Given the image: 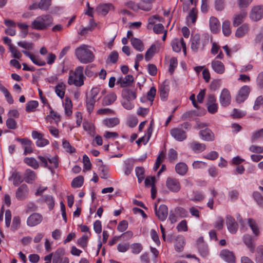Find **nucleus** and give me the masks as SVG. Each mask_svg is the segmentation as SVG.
<instances>
[{
    "label": "nucleus",
    "mask_w": 263,
    "mask_h": 263,
    "mask_svg": "<svg viewBox=\"0 0 263 263\" xmlns=\"http://www.w3.org/2000/svg\"><path fill=\"white\" fill-rule=\"evenodd\" d=\"M75 55L79 61L83 64L92 62L95 59V55L89 46L83 44L75 49Z\"/></svg>",
    "instance_id": "f257e3e1"
},
{
    "label": "nucleus",
    "mask_w": 263,
    "mask_h": 263,
    "mask_svg": "<svg viewBox=\"0 0 263 263\" xmlns=\"http://www.w3.org/2000/svg\"><path fill=\"white\" fill-rule=\"evenodd\" d=\"M53 24V18L49 14L37 16L31 23V27L35 30H44Z\"/></svg>",
    "instance_id": "f03ea898"
},
{
    "label": "nucleus",
    "mask_w": 263,
    "mask_h": 263,
    "mask_svg": "<svg viewBox=\"0 0 263 263\" xmlns=\"http://www.w3.org/2000/svg\"><path fill=\"white\" fill-rule=\"evenodd\" d=\"M191 128V124L188 122H185L172 128L170 131V134L176 141L181 142L187 138L186 130L188 131Z\"/></svg>",
    "instance_id": "7ed1b4c3"
},
{
    "label": "nucleus",
    "mask_w": 263,
    "mask_h": 263,
    "mask_svg": "<svg viewBox=\"0 0 263 263\" xmlns=\"http://www.w3.org/2000/svg\"><path fill=\"white\" fill-rule=\"evenodd\" d=\"M83 67H77L73 73L70 74L68 80L69 85H74L76 86L80 87L84 84L85 77L83 74Z\"/></svg>",
    "instance_id": "20e7f679"
},
{
    "label": "nucleus",
    "mask_w": 263,
    "mask_h": 263,
    "mask_svg": "<svg viewBox=\"0 0 263 263\" xmlns=\"http://www.w3.org/2000/svg\"><path fill=\"white\" fill-rule=\"evenodd\" d=\"M209 43V39L207 35H205L200 38L199 34H195L191 39V48L194 51H197L198 50H203Z\"/></svg>",
    "instance_id": "39448f33"
},
{
    "label": "nucleus",
    "mask_w": 263,
    "mask_h": 263,
    "mask_svg": "<svg viewBox=\"0 0 263 263\" xmlns=\"http://www.w3.org/2000/svg\"><path fill=\"white\" fill-rule=\"evenodd\" d=\"M29 189L26 184L20 185L15 193V198L19 201L25 200L28 196Z\"/></svg>",
    "instance_id": "423d86ee"
},
{
    "label": "nucleus",
    "mask_w": 263,
    "mask_h": 263,
    "mask_svg": "<svg viewBox=\"0 0 263 263\" xmlns=\"http://www.w3.org/2000/svg\"><path fill=\"white\" fill-rule=\"evenodd\" d=\"M166 186L167 188L174 193L178 192L180 189L181 185L178 179L171 177H168L166 181Z\"/></svg>",
    "instance_id": "0eeeda50"
},
{
    "label": "nucleus",
    "mask_w": 263,
    "mask_h": 263,
    "mask_svg": "<svg viewBox=\"0 0 263 263\" xmlns=\"http://www.w3.org/2000/svg\"><path fill=\"white\" fill-rule=\"evenodd\" d=\"M263 17V6H256L253 7L250 13V18L254 21H258Z\"/></svg>",
    "instance_id": "6e6552de"
},
{
    "label": "nucleus",
    "mask_w": 263,
    "mask_h": 263,
    "mask_svg": "<svg viewBox=\"0 0 263 263\" xmlns=\"http://www.w3.org/2000/svg\"><path fill=\"white\" fill-rule=\"evenodd\" d=\"M171 45L173 51L176 52H180L181 51V48L182 47L184 54H186V45L185 43L184 42L183 38L180 39V40L177 39L173 40L172 42Z\"/></svg>",
    "instance_id": "1a4fd4ad"
},
{
    "label": "nucleus",
    "mask_w": 263,
    "mask_h": 263,
    "mask_svg": "<svg viewBox=\"0 0 263 263\" xmlns=\"http://www.w3.org/2000/svg\"><path fill=\"white\" fill-rule=\"evenodd\" d=\"M250 92V88L249 86L245 85L241 87L236 98L237 102L241 103L244 102L248 98Z\"/></svg>",
    "instance_id": "9d476101"
},
{
    "label": "nucleus",
    "mask_w": 263,
    "mask_h": 263,
    "mask_svg": "<svg viewBox=\"0 0 263 263\" xmlns=\"http://www.w3.org/2000/svg\"><path fill=\"white\" fill-rule=\"evenodd\" d=\"M43 220L41 214L34 213L30 215L27 220V224L29 227H34L40 224Z\"/></svg>",
    "instance_id": "9b49d317"
},
{
    "label": "nucleus",
    "mask_w": 263,
    "mask_h": 263,
    "mask_svg": "<svg viewBox=\"0 0 263 263\" xmlns=\"http://www.w3.org/2000/svg\"><path fill=\"white\" fill-rule=\"evenodd\" d=\"M155 211L156 215L160 220L164 221L166 219L168 215V209L166 205L161 204L157 209V205L155 204Z\"/></svg>",
    "instance_id": "f8f14e48"
},
{
    "label": "nucleus",
    "mask_w": 263,
    "mask_h": 263,
    "mask_svg": "<svg viewBox=\"0 0 263 263\" xmlns=\"http://www.w3.org/2000/svg\"><path fill=\"white\" fill-rule=\"evenodd\" d=\"M32 137L34 139H37L36 145L38 147H43L49 144V141L43 138V135L39 132L33 130L32 132Z\"/></svg>",
    "instance_id": "ddd939ff"
},
{
    "label": "nucleus",
    "mask_w": 263,
    "mask_h": 263,
    "mask_svg": "<svg viewBox=\"0 0 263 263\" xmlns=\"http://www.w3.org/2000/svg\"><path fill=\"white\" fill-rule=\"evenodd\" d=\"M231 95L228 89L224 88L222 89L220 97L219 102L223 106H227L231 103Z\"/></svg>",
    "instance_id": "4468645a"
},
{
    "label": "nucleus",
    "mask_w": 263,
    "mask_h": 263,
    "mask_svg": "<svg viewBox=\"0 0 263 263\" xmlns=\"http://www.w3.org/2000/svg\"><path fill=\"white\" fill-rule=\"evenodd\" d=\"M247 15V12L245 10H242L239 13L235 14L233 16V26L237 27L245 21Z\"/></svg>",
    "instance_id": "2eb2a0df"
},
{
    "label": "nucleus",
    "mask_w": 263,
    "mask_h": 263,
    "mask_svg": "<svg viewBox=\"0 0 263 263\" xmlns=\"http://www.w3.org/2000/svg\"><path fill=\"white\" fill-rule=\"evenodd\" d=\"M97 165L98 166L100 171V175L101 178L103 179H107L108 178V167L104 165L101 159H97Z\"/></svg>",
    "instance_id": "dca6fc26"
},
{
    "label": "nucleus",
    "mask_w": 263,
    "mask_h": 263,
    "mask_svg": "<svg viewBox=\"0 0 263 263\" xmlns=\"http://www.w3.org/2000/svg\"><path fill=\"white\" fill-rule=\"evenodd\" d=\"M220 256L222 259L229 263H234L235 261L233 253L228 250H222L220 252Z\"/></svg>",
    "instance_id": "f3484780"
},
{
    "label": "nucleus",
    "mask_w": 263,
    "mask_h": 263,
    "mask_svg": "<svg viewBox=\"0 0 263 263\" xmlns=\"http://www.w3.org/2000/svg\"><path fill=\"white\" fill-rule=\"evenodd\" d=\"M226 224L229 231L232 234L235 233L238 229V224L234 218L228 216L226 219Z\"/></svg>",
    "instance_id": "a211bd4d"
},
{
    "label": "nucleus",
    "mask_w": 263,
    "mask_h": 263,
    "mask_svg": "<svg viewBox=\"0 0 263 263\" xmlns=\"http://www.w3.org/2000/svg\"><path fill=\"white\" fill-rule=\"evenodd\" d=\"M211 66L213 70L217 73L222 74L224 72L225 67L221 61L214 59L211 63Z\"/></svg>",
    "instance_id": "6ab92c4d"
},
{
    "label": "nucleus",
    "mask_w": 263,
    "mask_h": 263,
    "mask_svg": "<svg viewBox=\"0 0 263 263\" xmlns=\"http://www.w3.org/2000/svg\"><path fill=\"white\" fill-rule=\"evenodd\" d=\"M199 135L203 140L212 141L214 140V135L209 128L201 130Z\"/></svg>",
    "instance_id": "aec40b11"
},
{
    "label": "nucleus",
    "mask_w": 263,
    "mask_h": 263,
    "mask_svg": "<svg viewBox=\"0 0 263 263\" xmlns=\"http://www.w3.org/2000/svg\"><path fill=\"white\" fill-rule=\"evenodd\" d=\"M22 52L25 55L29 57L34 64L39 66H43L46 65V62L42 60L39 57H35L26 50H23Z\"/></svg>",
    "instance_id": "412c9836"
},
{
    "label": "nucleus",
    "mask_w": 263,
    "mask_h": 263,
    "mask_svg": "<svg viewBox=\"0 0 263 263\" xmlns=\"http://www.w3.org/2000/svg\"><path fill=\"white\" fill-rule=\"evenodd\" d=\"M153 130V125L152 122L150 123V126L149 128L147 129V133L146 135L140 138H139L137 141L136 143L138 145L140 144L141 143H143L144 145H145L149 139H150L152 132Z\"/></svg>",
    "instance_id": "4be33fe9"
},
{
    "label": "nucleus",
    "mask_w": 263,
    "mask_h": 263,
    "mask_svg": "<svg viewBox=\"0 0 263 263\" xmlns=\"http://www.w3.org/2000/svg\"><path fill=\"white\" fill-rule=\"evenodd\" d=\"M134 81V77L132 75L128 74L124 78H120L117 80V84L121 87H126L129 86Z\"/></svg>",
    "instance_id": "5701e85b"
},
{
    "label": "nucleus",
    "mask_w": 263,
    "mask_h": 263,
    "mask_svg": "<svg viewBox=\"0 0 263 263\" xmlns=\"http://www.w3.org/2000/svg\"><path fill=\"white\" fill-rule=\"evenodd\" d=\"M209 26L211 31L214 33H217L220 29V23L218 20L214 16L211 17L209 21Z\"/></svg>",
    "instance_id": "b1692460"
},
{
    "label": "nucleus",
    "mask_w": 263,
    "mask_h": 263,
    "mask_svg": "<svg viewBox=\"0 0 263 263\" xmlns=\"http://www.w3.org/2000/svg\"><path fill=\"white\" fill-rule=\"evenodd\" d=\"M253 241L254 239L253 237L249 234L244 235L243 237V242L252 253H253L255 250V245L253 243Z\"/></svg>",
    "instance_id": "393cba45"
},
{
    "label": "nucleus",
    "mask_w": 263,
    "mask_h": 263,
    "mask_svg": "<svg viewBox=\"0 0 263 263\" xmlns=\"http://www.w3.org/2000/svg\"><path fill=\"white\" fill-rule=\"evenodd\" d=\"M155 0H141V2L139 4V6H135V7H138L139 9L144 11H149L152 8V3Z\"/></svg>",
    "instance_id": "a878e982"
},
{
    "label": "nucleus",
    "mask_w": 263,
    "mask_h": 263,
    "mask_svg": "<svg viewBox=\"0 0 263 263\" xmlns=\"http://www.w3.org/2000/svg\"><path fill=\"white\" fill-rule=\"evenodd\" d=\"M122 96L123 99L134 100L136 98V93L134 90L125 88L122 91Z\"/></svg>",
    "instance_id": "bb28decb"
},
{
    "label": "nucleus",
    "mask_w": 263,
    "mask_h": 263,
    "mask_svg": "<svg viewBox=\"0 0 263 263\" xmlns=\"http://www.w3.org/2000/svg\"><path fill=\"white\" fill-rule=\"evenodd\" d=\"M197 10L196 8H193L190 12L188 16L186 17L187 25L190 27L194 24L197 18Z\"/></svg>",
    "instance_id": "cd10ccee"
},
{
    "label": "nucleus",
    "mask_w": 263,
    "mask_h": 263,
    "mask_svg": "<svg viewBox=\"0 0 263 263\" xmlns=\"http://www.w3.org/2000/svg\"><path fill=\"white\" fill-rule=\"evenodd\" d=\"M112 8H113V6L111 4H102L98 5L96 8V10L99 13H101L103 15H106Z\"/></svg>",
    "instance_id": "c85d7f7f"
},
{
    "label": "nucleus",
    "mask_w": 263,
    "mask_h": 263,
    "mask_svg": "<svg viewBox=\"0 0 263 263\" xmlns=\"http://www.w3.org/2000/svg\"><path fill=\"white\" fill-rule=\"evenodd\" d=\"M131 44L133 47L137 51L141 52L144 49L143 44L141 40L136 38L132 37L130 39Z\"/></svg>",
    "instance_id": "c756f323"
},
{
    "label": "nucleus",
    "mask_w": 263,
    "mask_h": 263,
    "mask_svg": "<svg viewBox=\"0 0 263 263\" xmlns=\"http://www.w3.org/2000/svg\"><path fill=\"white\" fill-rule=\"evenodd\" d=\"M10 179L13 181V184L14 186H18L23 181L21 173L16 171L12 172Z\"/></svg>",
    "instance_id": "7c9ffc66"
},
{
    "label": "nucleus",
    "mask_w": 263,
    "mask_h": 263,
    "mask_svg": "<svg viewBox=\"0 0 263 263\" xmlns=\"http://www.w3.org/2000/svg\"><path fill=\"white\" fill-rule=\"evenodd\" d=\"M190 148L195 153H199L205 149L206 146L204 144L199 143L197 142H193L190 143Z\"/></svg>",
    "instance_id": "2f4dec72"
},
{
    "label": "nucleus",
    "mask_w": 263,
    "mask_h": 263,
    "mask_svg": "<svg viewBox=\"0 0 263 263\" xmlns=\"http://www.w3.org/2000/svg\"><path fill=\"white\" fill-rule=\"evenodd\" d=\"M248 224L251 229L255 236H258L260 234L259 229L255 220L252 218L248 219Z\"/></svg>",
    "instance_id": "473e14b6"
},
{
    "label": "nucleus",
    "mask_w": 263,
    "mask_h": 263,
    "mask_svg": "<svg viewBox=\"0 0 263 263\" xmlns=\"http://www.w3.org/2000/svg\"><path fill=\"white\" fill-rule=\"evenodd\" d=\"M117 99V96L114 92H111L104 97L102 104L103 105H110Z\"/></svg>",
    "instance_id": "72a5a7b5"
},
{
    "label": "nucleus",
    "mask_w": 263,
    "mask_h": 263,
    "mask_svg": "<svg viewBox=\"0 0 263 263\" xmlns=\"http://www.w3.org/2000/svg\"><path fill=\"white\" fill-rule=\"evenodd\" d=\"M175 170L177 174L183 176L187 173V166L184 162H179L176 165Z\"/></svg>",
    "instance_id": "f704fd0d"
},
{
    "label": "nucleus",
    "mask_w": 263,
    "mask_h": 263,
    "mask_svg": "<svg viewBox=\"0 0 263 263\" xmlns=\"http://www.w3.org/2000/svg\"><path fill=\"white\" fill-rule=\"evenodd\" d=\"M169 87L168 83L165 81L159 87L160 96L161 98H165L168 95Z\"/></svg>",
    "instance_id": "c9c22d12"
},
{
    "label": "nucleus",
    "mask_w": 263,
    "mask_h": 263,
    "mask_svg": "<svg viewBox=\"0 0 263 263\" xmlns=\"http://www.w3.org/2000/svg\"><path fill=\"white\" fill-rule=\"evenodd\" d=\"M248 25L247 24H243L237 29L235 32V36L237 37H241L248 32Z\"/></svg>",
    "instance_id": "e433bc0d"
},
{
    "label": "nucleus",
    "mask_w": 263,
    "mask_h": 263,
    "mask_svg": "<svg viewBox=\"0 0 263 263\" xmlns=\"http://www.w3.org/2000/svg\"><path fill=\"white\" fill-rule=\"evenodd\" d=\"M36 175L35 173L30 170L27 169L25 173V180L28 183H32L36 179Z\"/></svg>",
    "instance_id": "4c0bfd02"
},
{
    "label": "nucleus",
    "mask_w": 263,
    "mask_h": 263,
    "mask_svg": "<svg viewBox=\"0 0 263 263\" xmlns=\"http://www.w3.org/2000/svg\"><path fill=\"white\" fill-rule=\"evenodd\" d=\"M96 102V100L93 98L90 97L87 95V93L86 95V105L88 111L89 113H91L94 108L95 104Z\"/></svg>",
    "instance_id": "58836bf2"
},
{
    "label": "nucleus",
    "mask_w": 263,
    "mask_h": 263,
    "mask_svg": "<svg viewBox=\"0 0 263 263\" xmlns=\"http://www.w3.org/2000/svg\"><path fill=\"white\" fill-rule=\"evenodd\" d=\"M24 162L34 169L38 168L39 164L37 161L33 157H26L24 160Z\"/></svg>",
    "instance_id": "ea45409f"
},
{
    "label": "nucleus",
    "mask_w": 263,
    "mask_h": 263,
    "mask_svg": "<svg viewBox=\"0 0 263 263\" xmlns=\"http://www.w3.org/2000/svg\"><path fill=\"white\" fill-rule=\"evenodd\" d=\"M65 85L63 83H59L55 87V91L61 99L63 98L65 95Z\"/></svg>",
    "instance_id": "a19ab883"
},
{
    "label": "nucleus",
    "mask_w": 263,
    "mask_h": 263,
    "mask_svg": "<svg viewBox=\"0 0 263 263\" xmlns=\"http://www.w3.org/2000/svg\"><path fill=\"white\" fill-rule=\"evenodd\" d=\"M64 254L63 249H58L53 255L52 263H62V256Z\"/></svg>",
    "instance_id": "79ce46f5"
},
{
    "label": "nucleus",
    "mask_w": 263,
    "mask_h": 263,
    "mask_svg": "<svg viewBox=\"0 0 263 263\" xmlns=\"http://www.w3.org/2000/svg\"><path fill=\"white\" fill-rule=\"evenodd\" d=\"M38 105L37 101L34 100L30 101L26 103L25 110L27 112L34 111Z\"/></svg>",
    "instance_id": "37998d69"
},
{
    "label": "nucleus",
    "mask_w": 263,
    "mask_h": 263,
    "mask_svg": "<svg viewBox=\"0 0 263 263\" xmlns=\"http://www.w3.org/2000/svg\"><path fill=\"white\" fill-rule=\"evenodd\" d=\"M184 245V239L183 237H178L175 241V247L176 251L181 252Z\"/></svg>",
    "instance_id": "c03bdc74"
},
{
    "label": "nucleus",
    "mask_w": 263,
    "mask_h": 263,
    "mask_svg": "<svg viewBox=\"0 0 263 263\" xmlns=\"http://www.w3.org/2000/svg\"><path fill=\"white\" fill-rule=\"evenodd\" d=\"M204 194L202 192L196 191L193 192V197L190 200L194 201H201L204 199Z\"/></svg>",
    "instance_id": "a18cd8bd"
},
{
    "label": "nucleus",
    "mask_w": 263,
    "mask_h": 263,
    "mask_svg": "<svg viewBox=\"0 0 263 263\" xmlns=\"http://www.w3.org/2000/svg\"><path fill=\"white\" fill-rule=\"evenodd\" d=\"M103 123L107 127L111 128L118 124L119 120L117 118H112L104 120Z\"/></svg>",
    "instance_id": "49530a36"
},
{
    "label": "nucleus",
    "mask_w": 263,
    "mask_h": 263,
    "mask_svg": "<svg viewBox=\"0 0 263 263\" xmlns=\"http://www.w3.org/2000/svg\"><path fill=\"white\" fill-rule=\"evenodd\" d=\"M84 178L82 176H79L73 179L71 182V186L74 188L80 187L83 184Z\"/></svg>",
    "instance_id": "de8ad7c7"
},
{
    "label": "nucleus",
    "mask_w": 263,
    "mask_h": 263,
    "mask_svg": "<svg viewBox=\"0 0 263 263\" xmlns=\"http://www.w3.org/2000/svg\"><path fill=\"white\" fill-rule=\"evenodd\" d=\"M42 200L47 204L50 210H52L54 206V200L51 195H44L43 196Z\"/></svg>",
    "instance_id": "09e8293b"
},
{
    "label": "nucleus",
    "mask_w": 263,
    "mask_h": 263,
    "mask_svg": "<svg viewBox=\"0 0 263 263\" xmlns=\"http://www.w3.org/2000/svg\"><path fill=\"white\" fill-rule=\"evenodd\" d=\"M253 197L258 205L263 208V197L261 194L257 191H255L253 193Z\"/></svg>",
    "instance_id": "8fccbe9b"
},
{
    "label": "nucleus",
    "mask_w": 263,
    "mask_h": 263,
    "mask_svg": "<svg viewBox=\"0 0 263 263\" xmlns=\"http://www.w3.org/2000/svg\"><path fill=\"white\" fill-rule=\"evenodd\" d=\"M222 32L225 36H229L231 33L230 28V22L229 21H225L222 25Z\"/></svg>",
    "instance_id": "3c124183"
},
{
    "label": "nucleus",
    "mask_w": 263,
    "mask_h": 263,
    "mask_svg": "<svg viewBox=\"0 0 263 263\" xmlns=\"http://www.w3.org/2000/svg\"><path fill=\"white\" fill-rule=\"evenodd\" d=\"M136 175L138 178L139 183L142 182L144 179V170L142 167H137L135 168Z\"/></svg>",
    "instance_id": "603ef678"
},
{
    "label": "nucleus",
    "mask_w": 263,
    "mask_h": 263,
    "mask_svg": "<svg viewBox=\"0 0 263 263\" xmlns=\"http://www.w3.org/2000/svg\"><path fill=\"white\" fill-rule=\"evenodd\" d=\"M51 0H41L37 5L39 8L47 11L51 5Z\"/></svg>",
    "instance_id": "864d4df0"
},
{
    "label": "nucleus",
    "mask_w": 263,
    "mask_h": 263,
    "mask_svg": "<svg viewBox=\"0 0 263 263\" xmlns=\"http://www.w3.org/2000/svg\"><path fill=\"white\" fill-rule=\"evenodd\" d=\"M96 26V23L95 22L93 18L89 21V25L85 28H83L80 32L81 35L85 34L87 31H92Z\"/></svg>",
    "instance_id": "5fc2aeb1"
},
{
    "label": "nucleus",
    "mask_w": 263,
    "mask_h": 263,
    "mask_svg": "<svg viewBox=\"0 0 263 263\" xmlns=\"http://www.w3.org/2000/svg\"><path fill=\"white\" fill-rule=\"evenodd\" d=\"M156 47L155 45H153L151 47L146 51L145 54V59L146 61L150 60L153 57L155 51Z\"/></svg>",
    "instance_id": "6e6d98bb"
},
{
    "label": "nucleus",
    "mask_w": 263,
    "mask_h": 263,
    "mask_svg": "<svg viewBox=\"0 0 263 263\" xmlns=\"http://www.w3.org/2000/svg\"><path fill=\"white\" fill-rule=\"evenodd\" d=\"M256 263H263V246H260L257 249V255L256 257Z\"/></svg>",
    "instance_id": "4d7b16f0"
},
{
    "label": "nucleus",
    "mask_w": 263,
    "mask_h": 263,
    "mask_svg": "<svg viewBox=\"0 0 263 263\" xmlns=\"http://www.w3.org/2000/svg\"><path fill=\"white\" fill-rule=\"evenodd\" d=\"M21 226V219L19 216H14L13 218L11 229L12 231H16Z\"/></svg>",
    "instance_id": "13d9d810"
},
{
    "label": "nucleus",
    "mask_w": 263,
    "mask_h": 263,
    "mask_svg": "<svg viewBox=\"0 0 263 263\" xmlns=\"http://www.w3.org/2000/svg\"><path fill=\"white\" fill-rule=\"evenodd\" d=\"M62 145L63 148L66 150V151L68 153H73L76 151V149L73 147H72L70 144L69 142L66 140H63Z\"/></svg>",
    "instance_id": "bf43d9fd"
},
{
    "label": "nucleus",
    "mask_w": 263,
    "mask_h": 263,
    "mask_svg": "<svg viewBox=\"0 0 263 263\" xmlns=\"http://www.w3.org/2000/svg\"><path fill=\"white\" fill-rule=\"evenodd\" d=\"M49 157H43L42 156H39L37 157L38 159L40 160L41 162V165L44 167H47L49 170L52 171V166H48V158Z\"/></svg>",
    "instance_id": "052dcab7"
},
{
    "label": "nucleus",
    "mask_w": 263,
    "mask_h": 263,
    "mask_svg": "<svg viewBox=\"0 0 263 263\" xmlns=\"http://www.w3.org/2000/svg\"><path fill=\"white\" fill-rule=\"evenodd\" d=\"M71 107L72 104L71 100L68 98H66L65 100V110L67 116H69L71 114Z\"/></svg>",
    "instance_id": "680f3d73"
},
{
    "label": "nucleus",
    "mask_w": 263,
    "mask_h": 263,
    "mask_svg": "<svg viewBox=\"0 0 263 263\" xmlns=\"http://www.w3.org/2000/svg\"><path fill=\"white\" fill-rule=\"evenodd\" d=\"M133 100L123 99L122 101V104L124 108L130 110L134 107V104L132 102Z\"/></svg>",
    "instance_id": "e2e57ef3"
},
{
    "label": "nucleus",
    "mask_w": 263,
    "mask_h": 263,
    "mask_svg": "<svg viewBox=\"0 0 263 263\" xmlns=\"http://www.w3.org/2000/svg\"><path fill=\"white\" fill-rule=\"evenodd\" d=\"M215 8L217 11H222L225 7V0H215L214 2Z\"/></svg>",
    "instance_id": "0e129e2a"
},
{
    "label": "nucleus",
    "mask_w": 263,
    "mask_h": 263,
    "mask_svg": "<svg viewBox=\"0 0 263 263\" xmlns=\"http://www.w3.org/2000/svg\"><path fill=\"white\" fill-rule=\"evenodd\" d=\"M178 65L177 60L176 58L173 57L170 59V68L169 71L172 74L175 70V68L177 67Z\"/></svg>",
    "instance_id": "69168bd1"
},
{
    "label": "nucleus",
    "mask_w": 263,
    "mask_h": 263,
    "mask_svg": "<svg viewBox=\"0 0 263 263\" xmlns=\"http://www.w3.org/2000/svg\"><path fill=\"white\" fill-rule=\"evenodd\" d=\"M165 157V154L163 152H161L157 158V160L155 163V164L154 166V170L155 171H157L160 166V163L161 161L164 159Z\"/></svg>",
    "instance_id": "338daca9"
},
{
    "label": "nucleus",
    "mask_w": 263,
    "mask_h": 263,
    "mask_svg": "<svg viewBox=\"0 0 263 263\" xmlns=\"http://www.w3.org/2000/svg\"><path fill=\"white\" fill-rule=\"evenodd\" d=\"M175 212L176 214L181 218L187 217L188 215L187 211L181 207H178L176 208Z\"/></svg>",
    "instance_id": "774afa93"
}]
</instances>
